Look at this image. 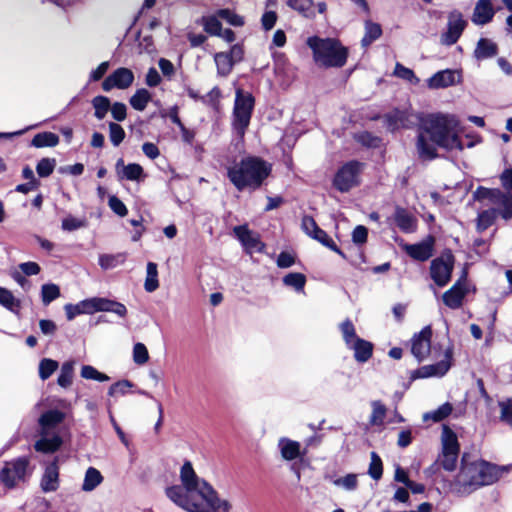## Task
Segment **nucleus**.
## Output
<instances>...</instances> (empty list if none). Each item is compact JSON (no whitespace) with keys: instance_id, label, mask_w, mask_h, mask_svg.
<instances>
[{"instance_id":"864d4df0","label":"nucleus","mask_w":512,"mask_h":512,"mask_svg":"<svg viewBox=\"0 0 512 512\" xmlns=\"http://www.w3.org/2000/svg\"><path fill=\"white\" fill-rule=\"evenodd\" d=\"M60 297V288L53 283L43 284L41 287V298L44 305L50 304L52 301Z\"/></svg>"},{"instance_id":"423d86ee","label":"nucleus","mask_w":512,"mask_h":512,"mask_svg":"<svg viewBox=\"0 0 512 512\" xmlns=\"http://www.w3.org/2000/svg\"><path fill=\"white\" fill-rule=\"evenodd\" d=\"M64 309L68 320H72L80 314L95 312H112L121 318H125L127 315V308L123 303L103 297L85 299L78 304L69 303L64 306Z\"/></svg>"},{"instance_id":"bf43d9fd","label":"nucleus","mask_w":512,"mask_h":512,"mask_svg":"<svg viewBox=\"0 0 512 512\" xmlns=\"http://www.w3.org/2000/svg\"><path fill=\"white\" fill-rule=\"evenodd\" d=\"M500 407L499 419L512 428V397L499 401Z\"/></svg>"},{"instance_id":"4468645a","label":"nucleus","mask_w":512,"mask_h":512,"mask_svg":"<svg viewBox=\"0 0 512 512\" xmlns=\"http://www.w3.org/2000/svg\"><path fill=\"white\" fill-rule=\"evenodd\" d=\"M435 243V236L429 234L419 243L406 244L404 250L413 260L425 262L433 256Z\"/></svg>"},{"instance_id":"1a4fd4ad","label":"nucleus","mask_w":512,"mask_h":512,"mask_svg":"<svg viewBox=\"0 0 512 512\" xmlns=\"http://www.w3.org/2000/svg\"><path fill=\"white\" fill-rule=\"evenodd\" d=\"M455 266V256L450 248H445L440 256L430 263V277L438 287L446 286L452 278Z\"/></svg>"},{"instance_id":"9b49d317","label":"nucleus","mask_w":512,"mask_h":512,"mask_svg":"<svg viewBox=\"0 0 512 512\" xmlns=\"http://www.w3.org/2000/svg\"><path fill=\"white\" fill-rule=\"evenodd\" d=\"M432 335V328L427 325L411 338V353L418 362H422L430 355Z\"/></svg>"},{"instance_id":"72a5a7b5","label":"nucleus","mask_w":512,"mask_h":512,"mask_svg":"<svg viewBox=\"0 0 512 512\" xmlns=\"http://www.w3.org/2000/svg\"><path fill=\"white\" fill-rule=\"evenodd\" d=\"M152 100V94L145 88H140L130 97L129 103L136 111H144Z\"/></svg>"},{"instance_id":"6e6552de","label":"nucleus","mask_w":512,"mask_h":512,"mask_svg":"<svg viewBox=\"0 0 512 512\" xmlns=\"http://www.w3.org/2000/svg\"><path fill=\"white\" fill-rule=\"evenodd\" d=\"M365 167L363 162L350 160L338 168L332 179V186L341 193H347L361 183V173Z\"/></svg>"},{"instance_id":"774afa93","label":"nucleus","mask_w":512,"mask_h":512,"mask_svg":"<svg viewBox=\"0 0 512 512\" xmlns=\"http://www.w3.org/2000/svg\"><path fill=\"white\" fill-rule=\"evenodd\" d=\"M133 386V383L129 380H119L115 383H113L109 390L108 395L109 396H115V395H125L129 388Z\"/></svg>"},{"instance_id":"3c124183","label":"nucleus","mask_w":512,"mask_h":512,"mask_svg":"<svg viewBox=\"0 0 512 512\" xmlns=\"http://www.w3.org/2000/svg\"><path fill=\"white\" fill-rule=\"evenodd\" d=\"M453 411V406L449 402H446L439 406L436 410L426 413L424 420L431 419L433 422H440L446 419Z\"/></svg>"},{"instance_id":"c9c22d12","label":"nucleus","mask_w":512,"mask_h":512,"mask_svg":"<svg viewBox=\"0 0 512 512\" xmlns=\"http://www.w3.org/2000/svg\"><path fill=\"white\" fill-rule=\"evenodd\" d=\"M382 35L381 25L378 23H374L371 20L365 21V34L361 40V45L363 47H368L375 40L379 39Z\"/></svg>"},{"instance_id":"f8f14e48","label":"nucleus","mask_w":512,"mask_h":512,"mask_svg":"<svg viewBox=\"0 0 512 512\" xmlns=\"http://www.w3.org/2000/svg\"><path fill=\"white\" fill-rule=\"evenodd\" d=\"M467 22L463 19L461 12L454 10L448 15L447 31L442 33L441 42L445 45H454L461 37Z\"/></svg>"},{"instance_id":"6ab92c4d","label":"nucleus","mask_w":512,"mask_h":512,"mask_svg":"<svg viewBox=\"0 0 512 512\" xmlns=\"http://www.w3.org/2000/svg\"><path fill=\"white\" fill-rule=\"evenodd\" d=\"M450 369V363L441 360L435 364L421 366L411 373V380L429 378L434 376H444Z\"/></svg>"},{"instance_id":"dca6fc26","label":"nucleus","mask_w":512,"mask_h":512,"mask_svg":"<svg viewBox=\"0 0 512 512\" xmlns=\"http://www.w3.org/2000/svg\"><path fill=\"white\" fill-rule=\"evenodd\" d=\"M59 457L54 459L45 467L41 477L40 486L43 492H54L59 488Z\"/></svg>"},{"instance_id":"aec40b11","label":"nucleus","mask_w":512,"mask_h":512,"mask_svg":"<svg viewBox=\"0 0 512 512\" xmlns=\"http://www.w3.org/2000/svg\"><path fill=\"white\" fill-rule=\"evenodd\" d=\"M467 293L468 289L466 287H461L460 282H455L443 293L442 301L450 309H458L462 306Z\"/></svg>"},{"instance_id":"13d9d810","label":"nucleus","mask_w":512,"mask_h":512,"mask_svg":"<svg viewBox=\"0 0 512 512\" xmlns=\"http://www.w3.org/2000/svg\"><path fill=\"white\" fill-rule=\"evenodd\" d=\"M81 377L84 379L95 380L98 382H105L110 379L108 375L98 371L95 367L91 365L82 366Z\"/></svg>"},{"instance_id":"ea45409f","label":"nucleus","mask_w":512,"mask_h":512,"mask_svg":"<svg viewBox=\"0 0 512 512\" xmlns=\"http://www.w3.org/2000/svg\"><path fill=\"white\" fill-rule=\"evenodd\" d=\"M143 176L144 170L142 166L138 163H130L126 166H123V169H121V171H118V178L120 180L126 179L130 181H138Z\"/></svg>"},{"instance_id":"09e8293b","label":"nucleus","mask_w":512,"mask_h":512,"mask_svg":"<svg viewBox=\"0 0 512 512\" xmlns=\"http://www.w3.org/2000/svg\"><path fill=\"white\" fill-rule=\"evenodd\" d=\"M217 15L219 18L225 20L227 23L234 27H242L245 24L243 16L238 15L234 10L228 8L217 10Z\"/></svg>"},{"instance_id":"052dcab7","label":"nucleus","mask_w":512,"mask_h":512,"mask_svg":"<svg viewBox=\"0 0 512 512\" xmlns=\"http://www.w3.org/2000/svg\"><path fill=\"white\" fill-rule=\"evenodd\" d=\"M109 139L111 143L117 147L119 146L123 140L125 139L126 133L123 127L115 122H110L109 125Z\"/></svg>"},{"instance_id":"f03ea898","label":"nucleus","mask_w":512,"mask_h":512,"mask_svg":"<svg viewBox=\"0 0 512 512\" xmlns=\"http://www.w3.org/2000/svg\"><path fill=\"white\" fill-rule=\"evenodd\" d=\"M467 454H463L461 468L449 483L450 492L457 496H468L482 486L491 485L499 480L500 468L485 460L466 462Z\"/></svg>"},{"instance_id":"20e7f679","label":"nucleus","mask_w":512,"mask_h":512,"mask_svg":"<svg viewBox=\"0 0 512 512\" xmlns=\"http://www.w3.org/2000/svg\"><path fill=\"white\" fill-rule=\"evenodd\" d=\"M184 486L173 485L166 488V496L179 507L188 512H229L231 504L219 498L217 491L203 480L198 489L201 502H197Z\"/></svg>"},{"instance_id":"cd10ccee","label":"nucleus","mask_w":512,"mask_h":512,"mask_svg":"<svg viewBox=\"0 0 512 512\" xmlns=\"http://www.w3.org/2000/svg\"><path fill=\"white\" fill-rule=\"evenodd\" d=\"M0 305L9 312L20 316L22 309L21 300L16 298L14 294L7 288L0 286Z\"/></svg>"},{"instance_id":"37998d69","label":"nucleus","mask_w":512,"mask_h":512,"mask_svg":"<svg viewBox=\"0 0 512 512\" xmlns=\"http://www.w3.org/2000/svg\"><path fill=\"white\" fill-rule=\"evenodd\" d=\"M92 106L94 108V116L98 120L105 118L107 112L111 108L110 99L103 95H98L92 99Z\"/></svg>"},{"instance_id":"a211bd4d","label":"nucleus","mask_w":512,"mask_h":512,"mask_svg":"<svg viewBox=\"0 0 512 512\" xmlns=\"http://www.w3.org/2000/svg\"><path fill=\"white\" fill-rule=\"evenodd\" d=\"M65 417V413L58 409H50L43 412L38 419L39 435L50 434L51 430L65 420Z\"/></svg>"},{"instance_id":"603ef678","label":"nucleus","mask_w":512,"mask_h":512,"mask_svg":"<svg viewBox=\"0 0 512 512\" xmlns=\"http://www.w3.org/2000/svg\"><path fill=\"white\" fill-rule=\"evenodd\" d=\"M127 253H119L116 255L104 254L99 257V265L103 269L114 268L125 262Z\"/></svg>"},{"instance_id":"0eeeda50","label":"nucleus","mask_w":512,"mask_h":512,"mask_svg":"<svg viewBox=\"0 0 512 512\" xmlns=\"http://www.w3.org/2000/svg\"><path fill=\"white\" fill-rule=\"evenodd\" d=\"M254 106L255 98L251 92L244 91L241 88L236 89L232 113V127L237 136L241 139L244 138L250 125Z\"/></svg>"},{"instance_id":"49530a36","label":"nucleus","mask_w":512,"mask_h":512,"mask_svg":"<svg viewBox=\"0 0 512 512\" xmlns=\"http://www.w3.org/2000/svg\"><path fill=\"white\" fill-rule=\"evenodd\" d=\"M284 285L294 288L296 291H303L306 284V276L299 272H291L283 277Z\"/></svg>"},{"instance_id":"bb28decb","label":"nucleus","mask_w":512,"mask_h":512,"mask_svg":"<svg viewBox=\"0 0 512 512\" xmlns=\"http://www.w3.org/2000/svg\"><path fill=\"white\" fill-rule=\"evenodd\" d=\"M493 2H477L472 21L478 25H485L492 21L495 11L492 5Z\"/></svg>"},{"instance_id":"393cba45","label":"nucleus","mask_w":512,"mask_h":512,"mask_svg":"<svg viewBox=\"0 0 512 512\" xmlns=\"http://www.w3.org/2000/svg\"><path fill=\"white\" fill-rule=\"evenodd\" d=\"M347 347L353 349L354 358L359 363L367 362L373 355V344L362 338H357Z\"/></svg>"},{"instance_id":"39448f33","label":"nucleus","mask_w":512,"mask_h":512,"mask_svg":"<svg viewBox=\"0 0 512 512\" xmlns=\"http://www.w3.org/2000/svg\"><path fill=\"white\" fill-rule=\"evenodd\" d=\"M307 46L312 50L314 62L323 68H342L348 59V49L339 39L308 37Z\"/></svg>"},{"instance_id":"2eb2a0df","label":"nucleus","mask_w":512,"mask_h":512,"mask_svg":"<svg viewBox=\"0 0 512 512\" xmlns=\"http://www.w3.org/2000/svg\"><path fill=\"white\" fill-rule=\"evenodd\" d=\"M189 98L194 101H200L204 105L210 107L215 112H219L221 108L222 91L219 86H214L206 95L202 96L199 92L190 86L185 88Z\"/></svg>"},{"instance_id":"f257e3e1","label":"nucleus","mask_w":512,"mask_h":512,"mask_svg":"<svg viewBox=\"0 0 512 512\" xmlns=\"http://www.w3.org/2000/svg\"><path fill=\"white\" fill-rule=\"evenodd\" d=\"M447 151L464 149V144L457 133L452 132L447 115L431 114L423 119L418 129L416 147L419 158L433 160L438 157L436 147Z\"/></svg>"},{"instance_id":"412c9836","label":"nucleus","mask_w":512,"mask_h":512,"mask_svg":"<svg viewBox=\"0 0 512 512\" xmlns=\"http://www.w3.org/2000/svg\"><path fill=\"white\" fill-rule=\"evenodd\" d=\"M49 435H40V438L33 445L36 452L53 454L60 450L63 445L62 437L58 433L53 434L52 437H49Z\"/></svg>"},{"instance_id":"69168bd1","label":"nucleus","mask_w":512,"mask_h":512,"mask_svg":"<svg viewBox=\"0 0 512 512\" xmlns=\"http://www.w3.org/2000/svg\"><path fill=\"white\" fill-rule=\"evenodd\" d=\"M108 206L119 217H125L128 214V208L124 202L115 195L109 197Z\"/></svg>"},{"instance_id":"6e6d98bb","label":"nucleus","mask_w":512,"mask_h":512,"mask_svg":"<svg viewBox=\"0 0 512 512\" xmlns=\"http://www.w3.org/2000/svg\"><path fill=\"white\" fill-rule=\"evenodd\" d=\"M55 167V158H42L38 161L36 165V172L39 177L46 178L49 177L54 172Z\"/></svg>"},{"instance_id":"473e14b6","label":"nucleus","mask_w":512,"mask_h":512,"mask_svg":"<svg viewBox=\"0 0 512 512\" xmlns=\"http://www.w3.org/2000/svg\"><path fill=\"white\" fill-rule=\"evenodd\" d=\"M58 143L59 136L49 131L37 133L31 141V145L36 148L55 147Z\"/></svg>"},{"instance_id":"a878e982","label":"nucleus","mask_w":512,"mask_h":512,"mask_svg":"<svg viewBox=\"0 0 512 512\" xmlns=\"http://www.w3.org/2000/svg\"><path fill=\"white\" fill-rule=\"evenodd\" d=\"M442 452L446 454L460 453V444L458 441L457 434L447 425H443L442 430Z\"/></svg>"},{"instance_id":"f3484780","label":"nucleus","mask_w":512,"mask_h":512,"mask_svg":"<svg viewBox=\"0 0 512 512\" xmlns=\"http://www.w3.org/2000/svg\"><path fill=\"white\" fill-rule=\"evenodd\" d=\"M411 116L407 110L395 108L384 115V122L387 129L394 132L401 128H410L413 125Z\"/></svg>"},{"instance_id":"9d476101","label":"nucleus","mask_w":512,"mask_h":512,"mask_svg":"<svg viewBox=\"0 0 512 512\" xmlns=\"http://www.w3.org/2000/svg\"><path fill=\"white\" fill-rule=\"evenodd\" d=\"M29 464L28 456L6 461L0 470V482L8 489L16 487L18 481L25 479Z\"/></svg>"},{"instance_id":"e2e57ef3","label":"nucleus","mask_w":512,"mask_h":512,"mask_svg":"<svg viewBox=\"0 0 512 512\" xmlns=\"http://www.w3.org/2000/svg\"><path fill=\"white\" fill-rule=\"evenodd\" d=\"M459 455L456 454H446L441 451V454L439 455L437 462H439L440 466L448 471H454L457 466V460Z\"/></svg>"},{"instance_id":"0e129e2a","label":"nucleus","mask_w":512,"mask_h":512,"mask_svg":"<svg viewBox=\"0 0 512 512\" xmlns=\"http://www.w3.org/2000/svg\"><path fill=\"white\" fill-rule=\"evenodd\" d=\"M394 75L409 82H419V79L416 77L414 71L410 68L405 67L399 62H397L395 65Z\"/></svg>"},{"instance_id":"2f4dec72","label":"nucleus","mask_w":512,"mask_h":512,"mask_svg":"<svg viewBox=\"0 0 512 512\" xmlns=\"http://www.w3.org/2000/svg\"><path fill=\"white\" fill-rule=\"evenodd\" d=\"M279 446L281 448L282 457L287 461L295 460L301 455V445L297 441L283 438L280 440Z\"/></svg>"},{"instance_id":"79ce46f5","label":"nucleus","mask_w":512,"mask_h":512,"mask_svg":"<svg viewBox=\"0 0 512 512\" xmlns=\"http://www.w3.org/2000/svg\"><path fill=\"white\" fill-rule=\"evenodd\" d=\"M159 288L158 269L154 262L147 263V273L144 282V289L151 293Z\"/></svg>"},{"instance_id":"e433bc0d","label":"nucleus","mask_w":512,"mask_h":512,"mask_svg":"<svg viewBox=\"0 0 512 512\" xmlns=\"http://www.w3.org/2000/svg\"><path fill=\"white\" fill-rule=\"evenodd\" d=\"M311 238L318 241L333 252L337 253L342 258L346 259L344 252L336 245L333 239L322 228L319 227L316 231H314V234L311 236Z\"/></svg>"},{"instance_id":"680f3d73","label":"nucleus","mask_w":512,"mask_h":512,"mask_svg":"<svg viewBox=\"0 0 512 512\" xmlns=\"http://www.w3.org/2000/svg\"><path fill=\"white\" fill-rule=\"evenodd\" d=\"M373 410L369 422L372 425H382L386 416L387 409L380 401L372 403Z\"/></svg>"},{"instance_id":"a19ab883","label":"nucleus","mask_w":512,"mask_h":512,"mask_svg":"<svg viewBox=\"0 0 512 512\" xmlns=\"http://www.w3.org/2000/svg\"><path fill=\"white\" fill-rule=\"evenodd\" d=\"M103 481V476L100 471L94 467H89L86 470L82 489L84 491H92Z\"/></svg>"},{"instance_id":"338daca9","label":"nucleus","mask_w":512,"mask_h":512,"mask_svg":"<svg viewBox=\"0 0 512 512\" xmlns=\"http://www.w3.org/2000/svg\"><path fill=\"white\" fill-rule=\"evenodd\" d=\"M149 360V353L143 343H136L133 347V361L138 365H143Z\"/></svg>"},{"instance_id":"58836bf2","label":"nucleus","mask_w":512,"mask_h":512,"mask_svg":"<svg viewBox=\"0 0 512 512\" xmlns=\"http://www.w3.org/2000/svg\"><path fill=\"white\" fill-rule=\"evenodd\" d=\"M214 60L217 66L218 75L223 77L229 75L235 65L234 61L231 60V55H228L226 52L216 53Z\"/></svg>"},{"instance_id":"4c0bfd02","label":"nucleus","mask_w":512,"mask_h":512,"mask_svg":"<svg viewBox=\"0 0 512 512\" xmlns=\"http://www.w3.org/2000/svg\"><path fill=\"white\" fill-rule=\"evenodd\" d=\"M501 207L496 208L497 214L503 220L509 221L512 219V194L509 192H502V195L497 200V203Z\"/></svg>"},{"instance_id":"4be33fe9","label":"nucleus","mask_w":512,"mask_h":512,"mask_svg":"<svg viewBox=\"0 0 512 512\" xmlns=\"http://www.w3.org/2000/svg\"><path fill=\"white\" fill-rule=\"evenodd\" d=\"M180 479L182 485L188 492H197L201 486L203 480H200L197 474L194 471L192 463L190 461H186L180 470Z\"/></svg>"},{"instance_id":"7c9ffc66","label":"nucleus","mask_w":512,"mask_h":512,"mask_svg":"<svg viewBox=\"0 0 512 512\" xmlns=\"http://www.w3.org/2000/svg\"><path fill=\"white\" fill-rule=\"evenodd\" d=\"M235 236L241 241V243L249 248H256L260 243L258 237L254 236L253 232L245 225H238L233 228Z\"/></svg>"},{"instance_id":"de8ad7c7","label":"nucleus","mask_w":512,"mask_h":512,"mask_svg":"<svg viewBox=\"0 0 512 512\" xmlns=\"http://www.w3.org/2000/svg\"><path fill=\"white\" fill-rule=\"evenodd\" d=\"M59 363L50 358H43L39 363V377L45 381L50 378L53 373L58 369Z\"/></svg>"},{"instance_id":"5fc2aeb1","label":"nucleus","mask_w":512,"mask_h":512,"mask_svg":"<svg viewBox=\"0 0 512 512\" xmlns=\"http://www.w3.org/2000/svg\"><path fill=\"white\" fill-rule=\"evenodd\" d=\"M340 331L347 346H350V344L353 343L357 338H360L356 334L355 326L349 318L340 324Z\"/></svg>"},{"instance_id":"4d7b16f0","label":"nucleus","mask_w":512,"mask_h":512,"mask_svg":"<svg viewBox=\"0 0 512 512\" xmlns=\"http://www.w3.org/2000/svg\"><path fill=\"white\" fill-rule=\"evenodd\" d=\"M356 141L367 148H378L382 139L369 131H363L355 137Z\"/></svg>"},{"instance_id":"c756f323","label":"nucleus","mask_w":512,"mask_h":512,"mask_svg":"<svg viewBox=\"0 0 512 512\" xmlns=\"http://www.w3.org/2000/svg\"><path fill=\"white\" fill-rule=\"evenodd\" d=\"M497 217L496 208H489L479 212L476 219V231L483 233L495 223Z\"/></svg>"},{"instance_id":"8fccbe9b","label":"nucleus","mask_w":512,"mask_h":512,"mask_svg":"<svg viewBox=\"0 0 512 512\" xmlns=\"http://www.w3.org/2000/svg\"><path fill=\"white\" fill-rule=\"evenodd\" d=\"M369 476L378 481L382 478L383 475V462L381 457L376 452H371V462L368 468Z\"/></svg>"},{"instance_id":"b1692460","label":"nucleus","mask_w":512,"mask_h":512,"mask_svg":"<svg viewBox=\"0 0 512 512\" xmlns=\"http://www.w3.org/2000/svg\"><path fill=\"white\" fill-rule=\"evenodd\" d=\"M498 52L499 47L497 43H495L489 38L481 37L477 42L473 55L477 60L481 61L495 57L498 54Z\"/></svg>"},{"instance_id":"ddd939ff","label":"nucleus","mask_w":512,"mask_h":512,"mask_svg":"<svg viewBox=\"0 0 512 512\" xmlns=\"http://www.w3.org/2000/svg\"><path fill=\"white\" fill-rule=\"evenodd\" d=\"M134 73L129 68L120 67L114 70L108 77L102 82V89L106 92L117 89H127L134 82Z\"/></svg>"},{"instance_id":"c03bdc74","label":"nucleus","mask_w":512,"mask_h":512,"mask_svg":"<svg viewBox=\"0 0 512 512\" xmlns=\"http://www.w3.org/2000/svg\"><path fill=\"white\" fill-rule=\"evenodd\" d=\"M201 24L203 25L204 31L209 35H220L222 23L219 20L217 12L214 15L203 16L201 18Z\"/></svg>"},{"instance_id":"c85d7f7f","label":"nucleus","mask_w":512,"mask_h":512,"mask_svg":"<svg viewBox=\"0 0 512 512\" xmlns=\"http://www.w3.org/2000/svg\"><path fill=\"white\" fill-rule=\"evenodd\" d=\"M455 83V74L452 70H443L436 72L432 77L428 80V86L430 88L438 89V88H446Z\"/></svg>"},{"instance_id":"5701e85b","label":"nucleus","mask_w":512,"mask_h":512,"mask_svg":"<svg viewBox=\"0 0 512 512\" xmlns=\"http://www.w3.org/2000/svg\"><path fill=\"white\" fill-rule=\"evenodd\" d=\"M393 218L397 227L402 232L410 233L415 231L417 219L407 209L397 206Z\"/></svg>"},{"instance_id":"7ed1b4c3","label":"nucleus","mask_w":512,"mask_h":512,"mask_svg":"<svg viewBox=\"0 0 512 512\" xmlns=\"http://www.w3.org/2000/svg\"><path fill=\"white\" fill-rule=\"evenodd\" d=\"M272 173V164L255 155H248L227 168V178L239 192L259 190Z\"/></svg>"},{"instance_id":"f704fd0d","label":"nucleus","mask_w":512,"mask_h":512,"mask_svg":"<svg viewBox=\"0 0 512 512\" xmlns=\"http://www.w3.org/2000/svg\"><path fill=\"white\" fill-rule=\"evenodd\" d=\"M502 190L499 188H487L484 186H478L476 190L473 192L472 197L475 201H484L489 200L491 203L496 204L500 195H502Z\"/></svg>"},{"instance_id":"a18cd8bd","label":"nucleus","mask_w":512,"mask_h":512,"mask_svg":"<svg viewBox=\"0 0 512 512\" xmlns=\"http://www.w3.org/2000/svg\"><path fill=\"white\" fill-rule=\"evenodd\" d=\"M74 374V362L66 361L61 366L60 374L57 378V383L63 388H68L72 384Z\"/></svg>"}]
</instances>
